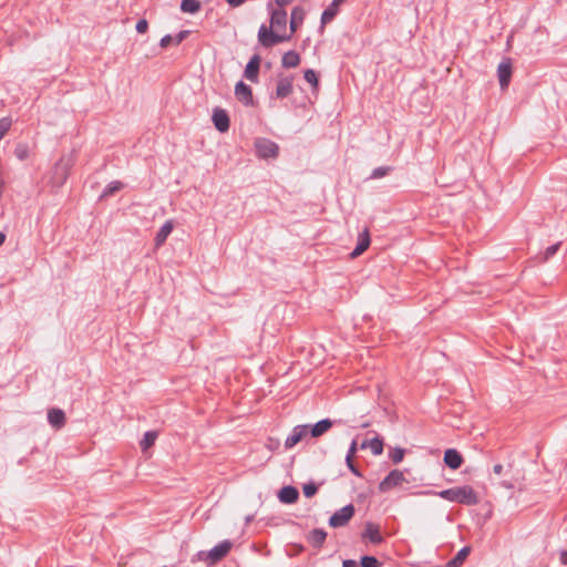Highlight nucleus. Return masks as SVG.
Instances as JSON below:
<instances>
[{"label":"nucleus","mask_w":567,"mask_h":567,"mask_svg":"<svg viewBox=\"0 0 567 567\" xmlns=\"http://www.w3.org/2000/svg\"><path fill=\"white\" fill-rule=\"evenodd\" d=\"M29 153H30V150L27 144H18L16 146L14 154H16L17 158H19L20 161L27 159L29 157Z\"/></svg>","instance_id":"31"},{"label":"nucleus","mask_w":567,"mask_h":567,"mask_svg":"<svg viewBox=\"0 0 567 567\" xmlns=\"http://www.w3.org/2000/svg\"><path fill=\"white\" fill-rule=\"evenodd\" d=\"M148 29V22L145 19L140 20L136 23V31L138 33H145Z\"/></svg>","instance_id":"37"},{"label":"nucleus","mask_w":567,"mask_h":567,"mask_svg":"<svg viewBox=\"0 0 567 567\" xmlns=\"http://www.w3.org/2000/svg\"><path fill=\"white\" fill-rule=\"evenodd\" d=\"M292 92V78H280L277 81L276 96L279 99L287 97Z\"/></svg>","instance_id":"15"},{"label":"nucleus","mask_w":567,"mask_h":567,"mask_svg":"<svg viewBox=\"0 0 567 567\" xmlns=\"http://www.w3.org/2000/svg\"><path fill=\"white\" fill-rule=\"evenodd\" d=\"M72 165H73V163H72V161L70 158L69 159L62 158L55 165L54 173H53V183L56 186H61V185H63L65 183Z\"/></svg>","instance_id":"7"},{"label":"nucleus","mask_w":567,"mask_h":567,"mask_svg":"<svg viewBox=\"0 0 567 567\" xmlns=\"http://www.w3.org/2000/svg\"><path fill=\"white\" fill-rule=\"evenodd\" d=\"M318 487L313 483H308L302 486V492L306 497H312L313 495H316Z\"/></svg>","instance_id":"33"},{"label":"nucleus","mask_w":567,"mask_h":567,"mask_svg":"<svg viewBox=\"0 0 567 567\" xmlns=\"http://www.w3.org/2000/svg\"><path fill=\"white\" fill-rule=\"evenodd\" d=\"M513 74V68L511 60L506 59L498 64L497 76L502 90H506L509 85Z\"/></svg>","instance_id":"9"},{"label":"nucleus","mask_w":567,"mask_h":567,"mask_svg":"<svg viewBox=\"0 0 567 567\" xmlns=\"http://www.w3.org/2000/svg\"><path fill=\"white\" fill-rule=\"evenodd\" d=\"M235 95L243 104L247 106L252 104L251 89L241 81L236 84Z\"/></svg>","instance_id":"12"},{"label":"nucleus","mask_w":567,"mask_h":567,"mask_svg":"<svg viewBox=\"0 0 567 567\" xmlns=\"http://www.w3.org/2000/svg\"><path fill=\"white\" fill-rule=\"evenodd\" d=\"M299 493L297 488L292 486H285L280 489L278 497L284 504H293L297 502Z\"/></svg>","instance_id":"18"},{"label":"nucleus","mask_w":567,"mask_h":567,"mask_svg":"<svg viewBox=\"0 0 567 567\" xmlns=\"http://www.w3.org/2000/svg\"><path fill=\"white\" fill-rule=\"evenodd\" d=\"M305 18V12L301 8L296 7L291 11L290 18V35L296 32V30L302 24Z\"/></svg>","instance_id":"20"},{"label":"nucleus","mask_w":567,"mask_h":567,"mask_svg":"<svg viewBox=\"0 0 567 567\" xmlns=\"http://www.w3.org/2000/svg\"><path fill=\"white\" fill-rule=\"evenodd\" d=\"M354 515V507L353 505H347L336 512L329 519V525L331 527H342L348 524V522L352 518Z\"/></svg>","instance_id":"5"},{"label":"nucleus","mask_w":567,"mask_h":567,"mask_svg":"<svg viewBox=\"0 0 567 567\" xmlns=\"http://www.w3.org/2000/svg\"><path fill=\"white\" fill-rule=\"evenodd\" d=\"M444 463L452 470H457L463 463L462 455L454 449H449L444 453Z\"/></svg>","instance_id":"16"},{"label":"nucleus","mask_w":567,"mask_h":567,"mask_svg":"<svg viewBox=\"0 0 567 567\" xmlns=\"http://www.w3.org/2000/svg\"><path fill=\"white\" fill-rule=\"evenodd\" d=\"M308 433L307 425L295 426L290 435L285 441V446L291 449L297 445Z\"/></svg>","instance_id":"11"},{"label":"nucleus","mask_w":567,"mask_h":567,"mask_svg":"<svg viewBox=\"0 0 567 567\" xmlns=\"http://www.w3.org/2000/svg\"><path fill=\"white\" fill-rule=\"evenodd\" d=\"M174 228L173 221L167 220L158 230L155 237V246L161 247Z\"/></svg>","instance_id":"21"},{"label":"nucleus","mask_w":567,"mask_h":567,"mask_svg":"<svg viewBox=\"0 0 567 567\" xmlns=\"http://www.w3.org/2000/svg\"><path fill=\"white\" fill-rule=\"evenodd\" d=\"M347 462V465L348 467L350 468V471L357 475V476H360V473L359 471L357 470V467L353 465V462H352V458H350V462L349 461H346Z\"/></svg>","instance_id":"42"},{"label":"nucleus","mask_w":567,"mask_h":567,"mask_svg":"<svg viewBox=\"0 0 567 567\" xmlns=\"http://www.w3.org/2000/svg\"><path fill=\"white\" fill-rule=\"evenodd\" d=\"M417 494L424 496L436 495L449 502H456L468 506L477 505L481 502L480 495L470 485L454 486L452 488L444 489L441 492L422 491Z\"/></svg>","instance_id":"2"},{"label":"nucleus","mask_w":567,"mask_h":567,"mask_svg":"<svg viewBox=\"0 0 567 567\" xmlns=\"http://www.w3.org/2000/svg\"><path fill=\"white\" fill-rule=\"evenodd\" d=\"M361 449H370L374 455H381L383 453V441L379 437H374L370 441H364L361 444Z\"/></svg>","instance_id":"22"},{"label":"nucleus","mask_w":567,"mask_h":567,"mask_svg":"<svg viewBox=\"0 0 567 567\" xmlns=\"http://www.w3.org/2000/svg\"><path fill=\"white\" fill-rule=\"evenodd\" d=\"M200 9V3L198 0H183L181 4V10L186 13H196Z\"/></svg>","instance_id":"26"},{"label":"nucleus","mask_w":567,"mask_h":567,"mask_svg":"<svg viewBox=\"0 0 567 567\" xmlns=\"http://www.w3.org/2000/svg\"><path fill=\"white\" fill-rule=\"evenodd\" d=\"M370 246V234L368 229L360 233L358 244L354 250L350 254L351 258H357L362 255Z\"/></svg>","instance_id":"14"},{"label":"nucleus","mask_w":567,"mask_h":567,"mask_svg":"<svg viewBox=\"0 0 567 567\" xmlns=\"http://www.w3.org/2000/svg\"><path fill=\"white\" fill-rule=\"evenodd\" d=\"M287 11L285 9H271L270 24H262L258 30V41L264 48H270L275 44L290 40V34L286 33Z\"/></svg>","instance_id":"1"},{"label":"nucleus","mask_w":567,"mask_h":567,"mask_svg":"<svg viewBox=\"0 0 567 567\" xmlns=\"http://www.w3.org/2000/svg\"><path fill=\"white\" fill-rule=\"evenodd\" d=\"M6 235L3 233H0V246L4 243Z\"/></svg>","instance_id":"48"},{"label":"nucleus","mask_w":567,"mask_h":567,"mask_svg":"<svg viewBox=\"0 0 567 567\" xmlns=\"http://www.w3.org/2000/svg\"><path fill=\"white\" fill-rule=\"evenodd\" d=\"M493 471L496 475H501L502 474V471H503V465L502 464H496L494 465L493 467Z\"/></svg>","instance_id":"45"},{"label":"nucleus","mask_w":567,"mask_h":567,"mask_svg":"<svg viewBox=\"0 0 567 567\" xmlns=\"http://www.w3.org/2000/svg\"><path fill=\"white\" fill-rule=\"evenodd\" d=\"M343 567H358L357 561L352 559L344 560L342 564Z\"/></svg>","instance_id":"44"},{"label":"nucleus","mask_w":567,"mask_h":567,"mask_svg":"<svg viewBox=\"0 0 567 567\" xmlns=\"http://www.w3.org/2000/svg\"><path fill=\"white\" fill-rule=\"evenodd\" d=\"M560 561H561L564 565H567V551L561 553Z\"/></svg>","instance_id":"47"},{"label":"nucleus","mask_w":567,"mask_h":567,"mask_svg":"<svg viewBox=\"0 0 567 567\" xmlns=\"http://www.w3.org/2000/svg\"><path fill=\"white\" fill-rule=\"evenodd\" d=\"M255 146L258 156L262 158L276 157L278 155V145L269 140H257Z\"/></svg>","instance_id":"6"},{"label":"nucleus","mask_w":567,"mask_h":567,"mask_svg":"<svg viewBox=\"0 0 567 567\" xmlns=\"http://www.w3.org/2000/svg\"><path fill=\"white\" fill-rule=\"evenodd\" d=\"M72 165H73V163H72V161L70 158L69 159L62 158L55 165L54 173H53V183L56 186H61V185H63L65 183Z\"/></svg>","instance_id":"8"},{"label":"nucleus","mask_w":567,"mask_h":567,"mask_svg":"<svg viewBox=\"0 0 567 567\" xmlns=\"http://www.w3.org/2000/svg\"><path fill=\"white\" fill-rule=\"evenodd\" d=\"M157 439V433L150 431L144 434L143 440L141 441V447L143 451L148 450L151 446L154 445L155 441Z\"/></svg>","instance_id":"28"},{"label":"nucleus","mask_w":567,"mask_h":567,"mask_svg":"<svg viewBox=\"0 0 567 567\" xmlns=\"http://www.w3.org/2000/svg\"><path fill=\"white\" fill-rule=\"evenodd\" d=\"M559 246H560V243L549 246L544 252V260H548L550 257H553L559 249Z\"/></svg>","instance_id":"36"},{"label":"nucleus","mask_w":567,"mask_h":567,"mask_svg":"<svg viewBox=\"0 0 567 567\" xmlns=\"http://www.w3.org/2000/svg\"><path fill=\"white\" fill-rule=\"evenodd\" d=\"M300 63V55L296 51H288L282 55L281 64L284 68H296Z\"/></svg>","instance_id":"24"},{"label":"nucleus","mask_w":567,"mask_h":567,"mask_svg":"<svg viewBox=\"0 0 567 567\" xmlns=\"http://www.w3.org/2000/svg\"><path fill=\"white\" fill-rule=\"evenodd\" d=\"M172 43H174V38L171 35L163 37L159 42L161 47L164 49L171 45Z\"/></svg>","instance_id":"40"},{"label":"nucleus","mask_w":567,"mask_h":567,"mask_svg":"<svg viewBox=\"0 0 567 567\" xmlns=\"http://www.w3.org/2000/svg\"><path fill=\"white\" fill-rule=\"evenodd\" d=\"M188 34V31H182L174 38V44L178 45Z\"/></svg>","instance_id":"41"},{"label":"nucleus","mask_w":567,"mask_h":567,"mask_svg":"<svg viewBox=\"0 0 567 567\" xmlns=\"http://www.w3.org/2000/svg\"><path fill=\"white\" fill-rule=\"evenodd\" d=\"M293 0H275L276 4L278 6L277 9H284L285 6L291 3Z\"/></svg>","instance_id":"43"},{"label":"nucleus","mask_w":567,"mask_h":567,"mask_svg":"<svg viewBox=\"0 0 567 567\" xmlns=\"http://www.w3.org/2000/svg\"><path fill=\"white\" fill-rule=\"evenodd\" d=\"M12 126V118L9 116L2 117L0 120V141L6 136L9 130Z\"/></svg>","instance_id":"30"},{"label":"nucleus","mask_w":567,"mask_h":567,"mask_svg":"<svg viewBox=\"0 0 567 567\" xmlns=\"http://www.w3.org/2000/svg\"><path fill=\"white\" fill-rule=\"evenodd\" d=\"M362 538L368 539L373 544H381L383 542V537L381 535L380 526L372 522H368L364 526Z\"/></svg>","instance_id":"10"},{"label":"nucleus","mask_w":567,"mask_h":567,"mask_svg":"<svg viewBox=\"0 0 567 567\" xmlns=\"http://www.w3.org/2000/svg\"><path fill=\"white\" fill-rule=\"evenodd\" d=\"M332 427V422L328 419L321 420L311 427V435L319 437Z\"/></svg>","instance_id":"23"},{"label":"nucleus","mask_w":567,"mask_h":567,"mask_svg":"<svg viewBox=\"0 0 567 567\" xmlns=\"http://www.w3.org/2000/svg\"><path fill=\"white\" fill-rule=\"evenodd\" d=\"M468 555H470V548L468 547L462 548L456 554V556L446 564V567H460L465 561V559L467 558Z\"/></svg>","instance_id":"25"},{"label":"nucleus","mask_w":567,"mask_h":567,"mask_svg":"<svg viewBox=\"0 0 567 567\" xmlns=\"http://www.w3.org/2000/svg\"><path fill=\"white\" fill-rule=\"evenodd\" d=\"M327 537V534L326 532L321 530V529H315L310 533L309 535V542L316 546V547H320L324 539Z\"/></svg>","instance_id":"27"},{"label":"nucleus","mask_w":567,"mask_h":567,"mask_svg":"<svg viewBox=\"0 0 567 567\" xmlns=\"http://www.w3.org/2000/svg\"><path fill=\"white\" fill-rule=\"evenodd\" d=\"M123 187L121 182H112L107 188L104 190L103 196H109L120 190Z\"/></svg>","instance_id":"34"},{"label":"nucleus","mask_w":567,"mask_h":567,"mask_svg":"<svg viewBox=\"0 0 567 567\" xmlns=\"http://www.w3.org/2000/svg\"><path fill=\"white\" fill-rule=\"evenodd\" d=\"M343 1H344V0H333V4H334V6H338V4H340L341 2H343Z\"/></svg>","instance_id":"50"},{"label":"nucleus","mask_w":567,"mask_h":567,"mask_svg":"<svg viewBox=\"0 0 567 567\" xmlns=\"http://www.w3.org/2000/svg\"><path fill=\"white\" fill-rule=\"evenodd\" d=\"M305 80L315 89H318L319 85V79L317 76V73L309 69L305 71Z\"/></svg>","instance_id":"29"},{"label":"nucleus","mask_w":567,"mask_h":567,"mask_svg":"<svg viewBox=\"0 0 567 567\" xmlns=\"http://www.w3.org/2000/svg\"><path fill=\"white\" fill-rule=\"evenodd\" d=\"M333 17H334V12L331 9H328V10L323 11L321 21H322V23H327V22L331 21L333 19Z\"/></svg>","instance_id":"38"},{"label":"nucleus","mask_w":567,"mask_h":567,"mask_svg":"<svg viewBox=\"0 0 567 567\" xmlns=\"http://www.w3.org/2000/svg\"><path fill=\"white\" fill-rule=\"evenodd\" d=\"M405 451L401 447H395L390 452V458L394 464L402 462Z\"/></svg>","instance_id":"32"},{"label":"nucleus","mask_w":567,"mask_h":567,"mask_svg":"<svg viewBox=\"0 0 567 567\" xmlns=\"http://www.w3.org/2000/svg\"><path fill=\"white\" fill-rule=\"evenodd\" d=\"M48 421L53 427L61 429L65 425V414L61 409H50L48 411Z\"/></svg>","instance_id":"17"},{"label":"nucleus","mask_w":567,"mask_h":567,"mask_svg":"<svg viewBox=\"0 0 567 567\" xmlns=\"http://www.w3.org/2000/svg\"><path fill=\"white\" fill-rule=\"evenodd\" d=\"M406 480L403 472H401L400 470H393L379 484V489L382 493L389 492L392 488L400 486Z\"/></svg>","instance_id":"4"},{"label":"nucleus","mask_w":567,"mask_h":567,"mask_svg":"<svg viewBox=\"0 0 567 567\" xmlns=\"http://www.w3.org/2000/svg\"><path fill=\"white\" fill-rule=\"evenodd\" d=\"M355 453H357V441H352V443H351V445L349 447L346 461L350 462V458H353Z\"/></svg>","instance_id":"39"},{"label":"nucleus","mask_w":567,"mask_h":567,"mask_svg":"<svg viewBox=\"0 0 567 567\" xmlns=\"http://www.w3.org/2000/svg\"><path fill=\"white\" fill-rule=\"evenodd\" d=\"M373 175L374 176H382V175H384V172L378 169V171L374 172Z\"/></svg>","instance_id":"49"},{"label":"nucleus","mask_w":567,"mask_h":567,"mask_svg":"<svg viewBox=\"0 0 567 567\" xmlns=\"http://www.w3.org/2000/svg\"><path fill=\"white\" fill-rule=\"evenodd\" d=\"M245 0H227V2L233 7H238L244 3Z\"/></svg>","instance_id":"46"},{"label":"nucleus","mask_w":567,"mask_h":567,"mask_svg":"<svg viewBox=\"0 0 567 567\" xmlns=\"http://www.w3.org/2000/svg\"><path fill=\"white\" fill-rule=\"evenodd\" d=\"M361 566L362 567H378L379 566V561L377 560L375 557L364 556L361 559Z\"/></svg>","instance_id":"35"},{"label":"nucleus","mask_w":567,"mask_h":567,"mask_svg":"<svg viewBox=\"0 0 567 567\" xmlns=\"http://www.w3.org/2000/svg\"><path fill=\"white\" fill-rule=\"evenodd\" d=\"M213 122L215 127L224 133L227 132L229 128V117L226 111L221 109H216L213 113Z\"/></svg>","instance_id":"13"},{"label":"nucleus","mask_w":567,"mask_h":567,"mask_svg":"<svg viewBox=\"0 0 567 567\" xmlns=\"http://www.w3.org/2000/svg\"><path fill=\"white\" fill-rule=\"evenodd\" d=\"M260 66V58L258 55H255L251 58V60L248 62L245 69V76L255 82L258 78Z\"/></svg>","instance_id":"19"},{"label":"nucleus","mask_w":567,"mask_h":567,"mask_svg":"<svg viewBox=\"0 0 567 567\" xmlns=\"http://www.w3.org/2000/svg\"><path fill=\"white\" fill-rule=\"evenodd\" d=\"M231 548L233 542L223 540L210 550L198 551L194 560L203 561L208 566H213L223 560L230 553Z\"/></svg>","instance_id":"3"}]
</instances>
